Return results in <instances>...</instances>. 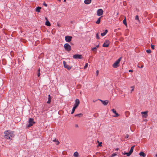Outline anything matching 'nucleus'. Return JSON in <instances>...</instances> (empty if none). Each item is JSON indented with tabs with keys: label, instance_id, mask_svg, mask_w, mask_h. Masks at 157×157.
<instances>
[{
	"label": "nucleus",
	"instance_id": "1",
	"mask_svg": "<svg viewBox=\"0 0 157 157\" xmlns=\"http://www.w3.org/2000/svg\"><path fill=\"white\" fill-rule=\"evenodd\" d=\"M4 133L5 134L4 136V138L7 139L11 140V138L13 137L14 136V132L13 131L9 130L6 131L4 132Z\"/></svg>",
	"mask_w": 157,
	"mask_h": 157
},
{
	"label": "nucleus",
	"instance_id": "2",
	"mask_svg": "<svg viewBox=\"0 0 157 157\" xmlns=\"http://www.w3.org/2000/svg\"><path fill=\"white\" fill-rule=\"evenodd\" d=\"M80 102L79 100L78 99H76L75 100V103L74 105V106L73 107L71 114H72L75 112V109L78 107L79 104H80Z\"/></svg>",
	"mask_w": 157,
	"mask_h": 157
},
{
	"label": "nucleus",
	"instance_id": "3",
	"mask_svg": "<svg viewBox=\"0 0 157 157\" xmlns=\"http://www.w3.org/2000/svg\"><path fill=\"white\" fill-rule=\"evenodd\" d=\"M122 57H120L113 64L112 66L114 68H117L119 66V64L120 63L121 59Z\"/></svg>",
	"mask_w": 157,
	"mask_h": 157
},
{
	"label": "nucleus",
	"instance_id": "4",
	"mask_svg": "<svg viewBox=\"0 0 157 157\" xmlns=\"http://www.w3.org/2000/svg\"><path fill=\"white\" fill-rule=\"evenodd\" d=\"M35 123L33 119V118H30L29 119V124L27 125L28 128L30 127L33 125V124Z\"/></svg>",
	"mask_w": 157,
	"mask_h": 157
},
{
	"label": "nucleus",
	"instance_id": "5",
	"mask_svg": "<svg viewBox=\"0 0 157 157\" xmlns=\"http://www.w3.org/2000/svg\"><path fill=\"white\" fill-rule=\"evenodd\" d=\"M64 48L65 49L68 51L71 50V47L70 45L67 43H66L64 44Z\"/></svg>",
	"mask_w": 157,
	"mask_h": 157
},
{
	"label": "nucleus",
	"instance_id": "6",
	"mask_svg": "<svg viewBox=\"0 0 157 157\" xmlns=\"http://www.w3.org/2000/svg\"><path fill=\"white\" fill-rule=\"evenodd\" d=\"M103 11L102 9H100L98 10L97 11V14L98 16H101L103 14Z\"/></svg>",
	"mask_w": 157,
	"mask_h": 157
},
{
	"label": "nucleus",
	"instance_id": "7",
	"mask_svg": "<svg viewBox=\"0 0 157 157\" xmlns=\"http://www.w3.org/2000/svg\"><path fill=\"white\" fill-rule=\"evenodd\" d=\"M72 38V36H67L65 37V40L66 41L69 42L71 41Z\"/></svg>",
	"mask_w": 157,
	"mask_h": 157
},
{
	"label": "nucleus",
	"instance_id": "8",
	"mask_svg": "<svg viewBox=\"0 0 157 157\" xmlns=\"http://www.w3.org/2000/svg\"><path fill=\"white\" fill-rule=\"evenodd\" d=\"M63 64L65 68H67L68 70H70L71 69V67L68 65L65 61H63Z\"/></svg>",
	"mask_w": 157,
	"mask_h": 157
},
{
	"label": "nucleus",
	"instance_id": "9",
	"mask_svg": "<svg viewBox=\"0 0 157 157\" xmlns=\"http://www.w3.org/2000/svg\"><path fill=\"white\" fill-rule=\"evenodd\" d=\"M73 58L74 59H82V56L81 55L75 54L73 56Z\"/></svg>",
	"mask_w": 157,
	"mask_h": 157
},
{
	"label": "nucleus",
	"instance_id": "10",
	"mask_svg": "<svg viewBox=\"0 0 157 157\" xmlns=\"http://www.w3.org/2000/svg\"><path fill=\"white\" fill-rule=\"evenodd\" d=\"M109 41L108 40H106L105 42L103 44V46L105 47H108L109 46Z\"/></svg>",
	"mask_w": 157,
	"mask_h": 157
},
{
	"label": "nucleus",
	"instance_id": "11",
	"mask_svg": "<svg viewBox=\"0 0 157 157\" xmlns=\"http://www.w3.org/2000/svg\"><path fill=\"white\" fill-rule=\"evenodd\" d=\"M99 100L102 103V104L104 105H107L109 103V101L108 100L103 101L99 99Z\"/></svg>",
	"mask_w": 157,
	"mask_h": 157
},
{
	"label": "nucleus",
	"instance_id": "12",
	"mask_svg": "<svg viewBox=\"0 0 157 157\" xmlns=\"http://www.w3.org/2000/svg\"><path fill=\"white\" fill-rule=\"evenodd\" d=\"M142 115L144 117L146 118L147 116V112L145 111L141 113Z\"/></svg>",
	"mask_w": 157,
	"mask_h": 157
},
{
	"label": "nucleus",
	"instance_id": "13",
	"mask_svg": "<svg viewBox=\"0 0 157 157\" xmlns=\"http://www.w3.org/2000/svg\"><path fill=\"white\" fill-rule=\"evenodd\" d=\"M111 111L113 112V113L115 114V115L113 116V117H118L119 116V115L118 113H117L116 112V111L114 109H113L111 110Z\"/></svg>",
	"mask_w": 157,
	"mask_h": 157
},
{
	"label": "nucleus",
	"instance_id": "14",
	"mask_svg": "<svg viewBox=\"0 0 157 157\" xmlns=\"http://www.w3.org/2000/svg\"><path fill=\"white\" fill-rule=\"evenodd\" d=\"M45 19L47 21L46 22L45 24L47 26H50L51 25L49 21H48V19L47 17H45Z\"/></svg>",
	"mask_w": 157,
	"mask_h": 157
},
{
	"label": "nucleus",
	"instance_id": "15",
	"mask_svg": "<svg viewBox=\"0 0 157 157\" xmlns=\"http://www.w3.org/2000/svg\"><path fill=\"white\" fill-rule=\"evenodd\" d=\"M52 98L50 95H48V100L47 102L48 104H50Z\"/></svg>",
	"mask_w": 157,
	"mask_h": 157
},
{
	"label": "nucleus",
	"instance_id": "16",
	"mask_svg": "<svg viewBox=\"0 0 157 157\" xmlns=\"http://www.w3.org/2000/svg\"><path fill=\"white\" fill-rule=\"evenodd\" d=\"M91 2V0H85L84 3L86 4H89Z\"/></svg>",
	"mask_w": 157,
	"mask_h": 157
},
{
	"label": "nucleus",
	"instance_id": "17",
	"mask_svg": "<svg viewBox=\"0 0 157 157\" xmlns=\"http://www.w3.org/2000/svg\"><path fill=\"white\" fill-rule=\"evenodd\" d=\"M139 155L143 157H145L146 156V154L143 152H140Z\"/></svg>",
	"mask_w": 157,
	"mask_h": 157
},
{
	"label": "nucleus",
	"instance_id": "18",
	"mask_svg": "<svg viewBox=\"0 0 157 157\" xmlns=\"http://www.w3.org/2000/svg\"><path fill=\"white\" fill-rule=\"evenodd\" d=\"M83 114L82 113H79L78 114H76L75 115V117H82Z\"/></svg>",
	"mask_w": 157,
	"mask_h": 157
},
{
	"label": "nucleus",
	"instance_id": "19",
	"mask_svg": "<svg viewBox=\"0 0 157 157\" xmlns=\"http://www.w3.org/2000/svg\"><path fill=\"white\" fill-rule=\"evenodd\" d=\"M41 8V7H37L36 9V11L38 12H40V10Z\"/></svg>",
	"mask_w": 157,
	"mask_h": 157
},
{
	"label": "nucleus",
	"instance_id": "20",
	"mask_svg": "<svg viewBox=\"0 0 157 157\" xmlns=\"http://www.w3.org/2000/svg\"><path fill=\"white\" fill-rule=\"evenodd\" d=\"M135 146H133L131 148L130 151H129V152L132 154V152H133V149L134 148V147H135Z\"/></svg>",
	"mask_w": 157,
	"mask_h": 157
},
{
	"label": "nucleus",
	"instance_id": "21",
	"mask_svg": "<svg viewBox=\"0 0 157 157\" xmlns=\"http://www.w3.org/2000/svg\"><path fill=\"white\" fill-rule=\"evenodd\" d=\"M101 17H100L99 18H98V20L96 22V24H99L100 23V21H101Z\"/></svg>",
	"mask_w": 157,
	"mask_h": 157
},
{
	"label": "nucleus",
	"instance_id": "22",
	"mask_svg": "<svg viewBox=\"0 0 157 157\" xmlns=\"http://www.w3.org/2000/svg\"><path fill=\"white\" fill-rule=\"evenodd\" d=\"M123 23L126 26L127 25V22H126V20L125 17L123 21Z\"/></svg>",
	"mask_w": 157,
	"mask_h": 157
},
{
	"label": "nucleus",
	"instance_id": "23",
	"mask_svg": "<svg viewBox=\"0 0 157 157\" xmlns=\"http://www.w3.org/2000/svg\"><path fill=\"white\" fill-rule=\"evenodd\" d=\"M78 155V153L77 152H75L74 154V156L75 157H77Z\"/></svg>",
	"mask_w": 157,
	"mask_h": 157
},
{
	"label": "nucleus",
	"instance_id": "24",
	"mask_svg": "<svg viewBox=\"0 0 157 157\" xmlns=\"http://www.w3.org/2000/svg\"><path fill=\"white\" fill-rule=\"evenodd\" d=\"M40 69L39 68L37 72V75L38 76V77H39L40 75Z\"/></svg>",
	"mask_w": 157,
	"mask_h": 157
},
{
	"label": "nucleus",
	"instance_id": "25",
	"mask_svg": "<svg viewBox=\"0 0 157 157\" xmlns=\"http://www.w3.org/2000/svg\"><path fill=\"white\" fill-rule=\"evenodd\" d=\"M135 19L137 20L139 22L140 21L139 17L138 15H136L135 17Z\"/></svg>",
	"mask_w": 157,
	"mask_h": 157
},
{
	"label": "nucleus",
	"instance_id": "26",
	"mask_svg": "<svg viewBox=\"0 0 157 157\" xmlns=\"http://www.w3.org/2000/svg\"><path fill=\"white\" fill-rule=\"evenodd\" d=\"M131 154H132L129 151V152L126 153V155L128 156H129Z\"/></svg>",
	"mask_w": 157,
	"mask_h": 157
},
{
	"label": "nucleus",
	"instance_id": "27",
	"mask_svg": "<svg viewBox=\"0 0 157 157\" xmlns=\"http://www.w3.org/2000/svg\"><path fill=\"white\" fill-rule=\"evenodd\" d=\"M96 38L98 39H100V37L99 36V34H98V33L96 35Z\"/></svg>",
	"mask_w": 157,
	"mask_h": 157
},
{
	"label": "nucleus",
	"instance_id": "28",
	"mask_svg": "<svg viewBox=\"0 0 157 157\" xmlns=\"http://www.w3.org/2000/svg\"><path fill=\"white\" fill-rule=\"evenodd\" d=\"M97 49L96 47H94L92 48V50L93 51H95L97 50Z\"/></svg>",
	"mask_w": 157,
	"mask_h": 157
},
{
	"label": "nucleus",
	"instance_id": "29",
	"mask_svg": "<svg viewBox=\"0 0 157 157\" xmlns=\"http://www.w3.org/2000/svg\"><path fill=\"white\" fill-rule=\"evenodd\" d=\"M88 63H86L85 64V66L84 67V69H86L87 67H88Z\"/></svg>",
	"mask_w": 157,
	"mask_h": 157
},
{
	"label": "nucleus",
	"instance_id": "30",
	"mask_svg": "<svg viewBox=\"0 0 157 157\" xmlns=\"http://www.w3.org/2000/svg\"><path fill=\"white\" fill-rule=\"evenodd\" d=\"M146 52L148 53H150L151 52V51L150 49L147 50Z\"/></svg>",
	"mask_w": 157,
	"mask_h": 157
},
{
	"label": "nucleus",
	"instance_id": "31",
	"mask_svg": "<svg viewBox=\"0 0 157 157\" xmlns=\"http://www.w3.org/2000/svg\"><path fill=\"white\" fill-rule=\"evenodd\" d=\"M53 141H54V142L57 141V145H58L59 143V142L58 141H57L56 139H55V140H53Z\"/></svg>",
	"mask_w": 157,
	"mask_h": 157
},
{
	"label": "nucleus",
	"instance_id": "32",
	"mask_svg": "<svg viewBox=\"0 0 157 157\" xmlns=\"http://www.w3.org/2000/svg\"><path fill=\"white\" fill-rule=\"evenodd\" d=\"M101 35L102 36H103L106 35V34L104 32L103 33H102L101 34Z\"/></svg>",
	"mask_w": 157,
	"mask_h": 157
},
{
	"label": "nucleus",
	"instance_id": "33",
	"mask_svg": "<svg viewBox=\"0 0 157 157\" xmlns=\"http://www.w3.org/2000/svg\"><path fill=\"white\" fill-rule=\"evenodd\" d=\"M151 48L153 49H154V48H155V46L151 44Z\"/></svg>",
	"mask_w": 157,
	"mask_h": 157
},
{
	"label": "nucleus",
	"instance_id": "34",
	"mask_svg": "<svg viewBox=\"0 0 157 157\" xmlns=\"http://www.w3.org/2000/svg\"><path fill=\"white\" fill-rule=\"evenodd\" d=\"M131 87L132 88L131 91V92H132L134 90V88L133 86H131Z\"/></svg>",
	"mask_w": 157,
	"mask_h": 157
},
{
	"label": "nucleus",
	"instance_id": "35",
	"mask_svg": "<svg viewBox=\"0 0 157 157\" xmlns=\"http://www.w3.org/2000/svg\"><path fill=\"white\" fill-rule=\"evenodd\" d=\"M129 135L128 134H127L126 135L125 137L126 138H127L129 137Z\"/></svg>",
	"mask_w": 157,
	"mask_h": 157
},
{
	"label": "nucleus",
	"instance_id": "36",
	"mask_svg": "<svg viewBox=\"0 0 157 157\" xmlns=\"http://www.w3.org/2000/svg\"><path fill=\"white\" fill-rule=\"evenodd\" d=\"M101 144H102V143L101 142L99 144L98 146H100V147L101 146H102Z\"/></svg>",
	"mask_w": 157,
	"mask_h": 157
},
{
	"label": "nucleus",
	"instance_id": "37",
	"mask_svg": "<svg viewBox=\"0 0 157 157\" xmlns=\"http://www.w3.org/2000/svg\"><path fill=\"white\" fill-rule=\"evenodd\" d=\"M116 154H113L112 155V156L113 157V156H116Z\"/></svg>",
	"mask_w": 157,
	"mask_h": 157
},
{
	"label": "nucleus",
	"instance_id": "38",
	"mask_svg": "<svg viewBox=\"0 0 157 157\" xmlns=\"http://www.w3.org/2000/svg\"><path fill=\"white\" fill-rule=\"evenodd\" d=\"M43 5L44 6H46H46H47V4H46V3H43Z\"/></svg>",
	"mask_w": 157,
	"mask_h": 157
},
{
	"label": "nucleus",
	"instance_id": "39",
	"mask_svg": "<svg viewBox=\"0 0 157 157\" xmlns=\"http://www.w3.org/2000/svg\"><path fill=\"white\" fill-rule=\"evenodd\" d=\"M96 73H97V75H98V73H99V71L98 70H97L96 71Z\"/></svg>",
	"mask_w": 157,
	"mask_h": 157
},
{
	"label": "nucleus",
	"instance_id": "40",
	"mask_svg": "<svg viewBox=\"0 0 157 157\" xmlns=\"http://www.w3.org/2000/svg\"><path fill=\"white\" fill-rule=\"evenodd\" d=\"M108 32V30H105V31L104 33L106 34Z\"/></svg>",
	"mask_w": 157,
	"mask_h": 157
},
{
	"label": "nucleus",
	"instance_id": "41",
	"mask_svg": "<svg viewBox=\"0 0 157 157\" xmlns=\"http://www.w3.org/2000/svg\"><path fill=\"white\" fill-rule=\"evenodd\" d=\"M133 70H129V72H133Z\"/></svg>",
	"mask_w": 157,
	"mask_h": 157
},
{
	"label": "nucleus",
	"instance_id": "42",
	"mask_svg": "<svg viewBox=\"0 0 157 157\" xmlns=\"http://www.w3.org/2000/svg\"><path fill=\"white\" fill-rule=\"evenodd\" d=\"M78 124H75V127L76 128H78Z\"/></svg>",
	"mask_w": 157,
	"mask_h": 157
},
{
	"label": "nucleus",
	"instance_id": "43",
	"mask_svg": "<svg viewBox=\"0 0 157 157\" xmlns=\"http://www.w3.org/2000/svg\"><path fill=\"white\" fill-rule=\"evenodd\" d=\"M143 67H144V65H142L141 67H140V68H142Z\"/></svg>",
	"mask_w": 157,
	"mask_h": 157
},
{
	"label": "nucleus",
	"instance_id": "44",
	"mask_svg": "<svg viewBox=\"0 0 157 157\" xmlns=\"http://www.w3.org/2000/svg\"><path fill=\"white\" fill-rule=\"evenodd\" d=\"M96 47L97 48H98L99 47V45H97Z\"/></svg>",
	"mask_w": 157,
	"mask_h": 157
},
{
	"label": "nucleus",
	"instance_id": "45",
	"mask_svg": "<svg viewBox=\"0 0 157 157\" xmlns=\"http://www.w3.org/2000/svg\"><path fill=\"white\" fill-rule=\"evenodd\" d=\"M66 0H64V1H63V2H65L66 1Z\"/></svg>",
	"mask_w": 157,
	"mask_h": 157
},
{
	"label": "nucleus",
	"instance_id": "46",
	"mask_svg": "<svg viewBox=\"0 0 157 157\" xmlns=\"http://www.w3.org/2000/svg\"><path fill=\"white\" fill-rule=\"evenodd\" d=\"M126 152H125V153H124V155H126Z\"/></svg>",
	"mask_w": 157,
	"mask_h": 157
},
{
	"label": "nucleus",
	"instance_id": "47",
	"mask_svg": "<svg viewBox=\"0 0 157 157\" xmlns=\"http://www.w3.org/2000/svg\"><path fill=\"white\" fill-rule=\"evenodd\" d=\"M155 156H156V157H157V154L156 155H155Z\"/></svg>",
	"mask_w": 157,
	"mask_h": 157
},
{
	"label": "nucleus",
	"instance_id": "48",
	"mask_svg": "<svg viewBox=\"0 0 157 157\" xmlns=\"http://www.w3.org/2000/svg\"><path fill=\"white\" fill-rule=\"evenodd\" d=\"M59 1H61V0H58Z\"/></svg>",
	"mask_w": 157,
	"mask_h": 157
},
{
	"label": "nucleus",
	"instance_id": "49",
	"mask_svg": "<svg viewBox=\"0 0 157 157\" xmlns=\"http://www.w3.org/2000/svg\"><path fill=\"white\" fill-rule=\"evenodd\" d=\"M138 67L139 68L140 67L139 66H138Z\"/></svg>",
	"mask_w": 157,
	"mask_h": 157
},
{
	"label": "nucleus",
	"instance_id": "50",
	"mask_svg": "<svg viewBox=\"0 0 157 157\" xmlns=\"http://www.w3.org/2000/svg\"><path fill=\"white\" fill-rule=\"evenodd\" d=\"M93 101L94 102H95V101Z\"/></svg>",
	"mask_w": 157,
	"mask_h": 157
}]
</instances>
